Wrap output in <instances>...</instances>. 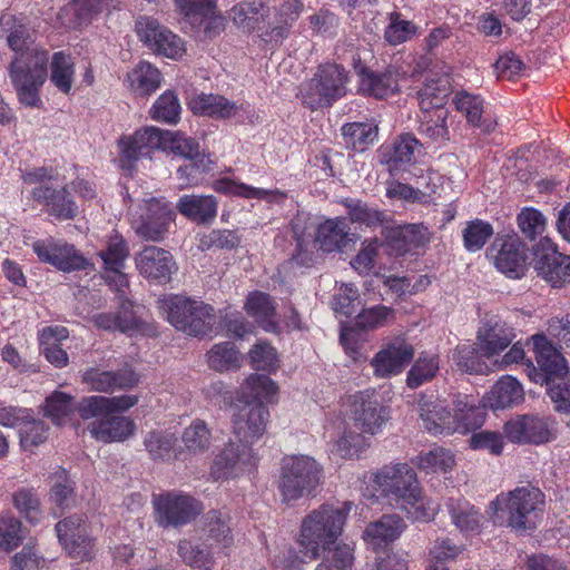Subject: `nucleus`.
Segmentation results:
<instances>
[{"instance_id":"nucleus-1","label":"nucleus","mask_w":570,"mask_h":570,"mask_svg":"<svg viewBox=\"0 0 570 570\" xmlns=\"http://www.w3.org/2000/svg\"><path fill=\"white\" fill-rule=\"evenodd\" d=\"M374 483L391 505L404 511L413 521H429L436 507L424 501L415 471L406 463L383 466L374 475Z\"/></svg>"},{"instance_id":"nucleus-2","label":"nucleus","mask_w":570,"mask_h":570,"mask_svg":"<svg viewBox=\"0 0 570 570\" xmlns=\"http://www.w3.org/2000/svg\"><path fill=\"white\" fill-rule=\"evenodd\" d=\"M120 161L122 168L130 169L132 163L141 157H150L153 150H170L185 159L200 154L199 144L180 131L161 130L156 127H146L137 130L132 136L119 140Z\"/></svg>"},{"instance_id":"nucleus-3","label":"nucleus","mask_w":570,"mask_h":570,"mask_svg":"<svg viewBox=\"0 0 570 570\" xmlns=\"http://www.w3.org/2000/svg\"><path fill=\"white\" fill-rule=\"evenodd\" d=\"M351 511V503L341 507L324 503L306 514L301 523L298 542L304 553L315 560L321 551H326L343 532V527Z\"/></svg>"},{"instance_id":"nucleus-4","label":"nucleus","mask_w":570,"mask_h":570,"mask_svg":"<svg viewBox=\"0 0 570 570\" xmlns=\"http://www.w3.org/2000/svg\"><path fill=\"white\" fill-rule=\"evenodd\" d=\"M353 424L360 433L346 432L337 442L343 458H354L368 446L363 434L374 435L389 420V411L373 394L362 392L354 395L352 405Z\"/></svg>"},{"instance_id":"nucleus-5","label":"nucleus","mask_w":570,"mask_h":570,"mask_svg":"<svg viewBox=\"0 0 570 570\" xmlns=\"http://www.w3.org/2000/svg\"><path fill=\"white\" fill-rule=\"evenodd\" d=\"M48 51L33 47L24 50L12 60L9 76L20 102L36 107L40 102L39 90L47 78Z\"/></svg>"},{"instance_id":"nucleus-6","label":"nucleus","mask_w":570,"mask_h":570,"mask_svg":"<svg viewBox=\"0 0 570 570\" xmlns=\"http://www.w3.org/2000/svg\"><path fill=\"white\" fill-rule=\"evenodd\" d=\"M322 466L308 455L286 456L282 461L277 488L285 503L313 497L321 484Z\"/></svg>"},{"instance_id":"nucleus-7","label":"nucleus","mask_w":570,"mask_h":570,"mask_svg":"<svg viewBox=\"0 0 570 570\" xmlns=\"http://www.w3.org/2000/svg\"><path fill=\"white\" fill-rule=\"evenodd\" d=\"M158 307L176 330L189 336L208 335L216 322V315L210 305L180 295L159 299Z\"/></svg>"},{"instance_id":"nucleus-8","label":"nucleus","mask_w":570,"mask_h":570,"mask_svg":"<svg viewBox=\"0 0 570 570\" xmlns=\"http://www.w3.org/2000/svg\"><path fill=\"white\" fill-rule=\"evenodd\" d=\"M348 75L337 63L320 65L314 77L299 87L302 104L311 110L331 107L347 92Z\"/></svg>"},{"instance_id":"nucleus-9","label":"nucleus","mask_w":570,"mask_h":570,"mask_svg":"<svg viewBox=\"0 0 570 570\" xmlns=\"http://www.w3.org/2000/svg\"><path fill=\"white\" fill-rule=\"evenodd\" d=\"M544 505L543 493L534 487L517 488L508 493H501L489 505L494 514L508 513V525L517 531L535 528V519Z\"/></svg>"},{"instance_id":"nucleus-10","label":"nucleus","mask_w":570,"mask_h":570,"mask_svg":"<svg viewBox=\"0 0 570 570\" xmlns=\"http://www.w3.org/2000/svg\"><path fill=\"white\" fill-rule=\"evenodd\" d=\"M269 420L264 402L239 400L232 414V433L238 442L253 448L266 434Z\"/></svg>"},{"instance_id":"nucleus-11","label":"nucleus","mask_w":570,"mask_h":570,"mask_svg":"<svg viewBox=\"0 0 570 570\" xmlns=\"http://www.w3.org/2000/svg\"><path fill=\"white\" fill-rule=\"evenodd\" d=\"M537 366L527 365L529 379L540 385H549L570 373L567 361L559 348L544 334L531 337Z\"/></svg>"},{"instance_id":"nucleus-12","label":"nucleus","mask_w":570,"mask_h":570,"mask_svg":"<svg viewBox=\"0 0 570 570\" xmlns=\"http://www.w3.org/2000/svg\"><path fill=\"white\" fill-rule=\"evenodd\" d=\"M155 521L161 528H178L190 523L203 511V504L194 497L165 492L153 499Z\"/></svg>"},{"instance_id":"nucleus-13","label":"nucleus","mask_w":570,"mask_h":570,"mask_svg":"<svg viewBox=\"0 0 570 570\" xmlns=\"http://www.w3.org/2000/svg\"><path fill=\"white\" fill-rule=\"evenodd\" d=\"M59 542L72 559L91 561L97 553L96 539L82 517L70 515L56 524Z\"/></svg>"},{"instance_id":"nucleus-14","label":"nucleus","mask_w":570,"mask_h":570,"mask_svg":"<svg viewBox=\"0 0 570 570\" xmlns=\"http://www.w3.org/2000/svg\"><path fill=\"white\" fill-rule=\"evenodd\" d=\"M175 217L174 212L161 200L149 198L139 206V215L132 218L135 233L147 242H161Z\"/></svg>"},{"instance_id":"nucleus-15","label":"nucleus","mask_w":570,"mask_h":570,"mask_svg":"<svg viewBox=\"0 0 570 570\" xmlns=\"http://www.w3.org/2000/svg\"><path fill=\"white\" fill-rule=\"evenodd\" d=\"M488 257L510 278H521L525 274L528 250L517 236L495 238L488 249Z\"/></svg>"},{"instance_id":"nucleus-16","label":"nucleus","mask_w":570,"mask_h":570,"mask_svg":"<svg viewBox=\"0 0 570 570\" xmlns=\"http://www.w3.org/2000/svg\"><path fill=\"white\" fill-rule=\"evenodd\" d=\"M253 448L240 442L228 441L213 460L210 475L215 480L236 478L257 463Z\"/></svg>"},{"instance_id":"nucleus-17","label":"nucleus","mask_w":570,"mask_h":570,"mask_svg":"<svg viewBox=\"0 0 570 570\" xmlns=\"http://www.w3.org/2000/svg\"><path fill=\"white\" fill-rule=\"evenodd\" d=\"M534 255V269L551 286L562 287L570 283V256L559 253L551 239L542 238Z\"/></svg>"},{"instance_id":"nucleus-18","label":"nucleus","mask_w":570,"mask_h":570,"mask_svg":"<svg viewBox=\"0 0 570 570\" xmlns=\"http://www.w3.org/2000/svg\"><path fill=\"white\" fill-rule=\"evenodd\" d=\"M139 39L155 53L176 59L184 52L181 39L171 31L159 26L150 18L144 17L136 24Z\"/></svg>"},{"instance_id":"nucleus-19","label":"nucleus","mask_w":570,"mask_h":570,"mask_svg":"<svg viewBox=\"0 0 570 570\" xmlns=\"http://www.w3.org/2000/svg\"><path fill=\"white\" fill-rule=\"evenodd\" d=\"M414 353V347L405 340H391L371 361L374 374L377 377H387L402 372L412 361Z\"/></svg>"},{"instance_id":"nucleus-20","label":"nucleus","mask_w":570,"mask_h":570,"mask_svg":"<svg viewBox=\"0 0 570 570\" xmlns=\"http://www.w3.org/2000/svg\"><path fill=\"white\" fill-rule=\"evenodd\" d=\"M33 250L41 262L51 264L62 272L85 269L88 265V261L75 246L67 243L38 240L33 244Z\"/></svg>"},{"instance_id":"nucleus-21","label":"nucleus","mask_w":570,"mask_h":570,"mask_svg":"<svg viewBox=\"0 0 570 570\" xmlns=\"http://www.w3.org/2000/svg\"><path fill=\"white\" fill-rule=\"evenodd\" d=\"M514 337L513 327L498 317H491L479 327L475 345L483 356L490 358L510 346Z\"/></svg>"},{"instance_id":"nucleus-22","label":"nucleus","mask_w":570,"mask_h":570,"mask_svg":"<svg viewBox=\"0 0 570 570\" xmlns=\"http://www.w3.org/2000/svg\"><path fill=\"white\" fill-rule=\"evenodd\" d=\"M504 433L517 443L541 444L552 439L548 421L535 415H523L507 422Z\"/></svg>"},{"instance_id":"nucleus-23","label":"nucleus","mask_w":570,"mask_h":570,"mask_svg":"<svg viewBox=\"0 0 570 570\" xmlns=\"http://www.w3.org/2000/svg\"><path fill=\"white\" fill-rule=\"evenodd\" d=\"M81 379L91 391L100 393H110L116 389H131L139 382V375L128 366L118 371L89 367L82 373Z\"/></svg>"},{"instance_id":"nucleus-24","label":"nucleus","mask_w":570,"mask_h":570,"mask_svg":"<svg viewBox=\"0 0 570 570\" xmlns=\"http://www.w3.org/2000/svg\"><path fill=\"white\" fill-rule=\"evenodd\" d=\"M423 426L433 435H451L455 433L453 413L444 400L422 395L417 402Z\"/></svg>"},{"instance_id":"nucleus-25","label":"nucleus","mask_w":570,"mask_h":570,"mask_svg":"<svg viewBox=\"0 0 570 570\" xmlns=\"http://www.w3.org/2000/svg\"><path fill=\"white\" fill-rule=\"evenodd\" d=\"M135 264L141 276L159 282L169 281L176 266L173 255L157 246H146L137 253Z\"/></svg>"},{"instance_id":"nucleus-26","label":"nucleus","mask_w":570,"mask_h":570,"mask_svg":"<svg viewBox=\"0 0 570 570\" xmlns=\"http://www.w3.org/2000/svg\"><path fill=\"white\" fill-rule=\"evenodd\" d=\"M345 219H327L317 228L315 240L323 252H344L354 244V235Z\"/></svg>"},{"instance_id":"nucleus-27","label":"nucleus","mask_w":570,"mask_h":570,"mask_svg":"<svg viewBox=\"0 0 570 570\" xmlns=\"http://www.w3.org/2000/svg\"><path fill=\"white\" fill-rule=\"evenodd\" d=\"M32 196L37 202L43 203L48 214L57 219H73L78 214V207L66 188L39 186L32 190Z\"/></svg>"},{"instance_id":"nucleus-28","label":"nucleus","mask_w":570,"mask_h":570,"mask_svg":"<svg viewBox=\"0 0 570 570\" xmlns=\"http://www.w3.org/2000/svg\"><path fill=\"white\" fill-rule=\"evenodd\" d=\"M135 423L131 419L110 414L101 421L88 425L90 435L100 442H120L134 434Z\"/></svg>"},{"instance_id":"nucleus-29","label":"nucleus","mask_w":570,"mask_h":570,"mask_svg":"<svg viewBox=\"0 0 570 570\" xmlns=\"http://www.w3.org/2000/svg\"><path fill=\"white\" fill-rule=\"evenodd\" d=\"M217 200L212 195H184L177 203V210L196 224H210L217 216Z\"/></svg>"},{"instance_id":"nucleus-30","label":"nucleus","mask_w":570,"mask_h":570,"mask_svg":"<svg viewBox=\"0 0 570 570\" xmlns=\"http://www.w3.org/2000/svg\"><path fill=\"white\" fill-rule=\"evenodd\" d=\"M524 391L519 381L510 375L502 376L483 399L484 406L492 410L507 409L520 404Z\"/></svg>"},{"instance_id":"nucleus-31","label":"nucleus","mask_w":570,"mask_h":570,"mask_svg":"<svg viewBox=\"0 0 570 570\" xmlns=\"http://www.w3.org/2000/svg\"><path fill=\"white\" fill-rule=\"evenodd\" d=\"M358 91L376 99L386 98L399 90V73L394 69H386L377 73L362 69Z\"/></svg>"},{"instance_id":"nucleus-32","label":"nucleus","mask_w":570,"mask_h":570,"mask_svg":"<svg viewBox=\"0 0 570 570\" xmlns=\"http://www.w3.org/2000/svg\"><path fill=\"white\" fill-rule=\"evenodd\" d=\"M453 421L455 433L466 434L472 430L480 428L485 420L483 407L475 404V400L469 395H459L453 402Z\"/></svg>"},{"instance_id":"nucleus-33","label":"nucleus","mask_w":570,"mask_h":570,"mask_svg":"<svg viewBox=\"0 0 570 570\" xmlns=\"http://www.w3.org/2000/svg\"><path fill=\"white\" fill-rule=\"evenodd\" d=\"M69 332L63 326H48L40 333V351L46 360L56 367L62 368L69 363L68 354L61 347L62 341L67 340Z\"/></svg>"},{"instance_id":"nucleus-34","label":"nucleus","mask_w":570,"mask_h":570,"mask_svg":"<svg viewBox=\"0 0 570 570\" xmlns=\"http://www.w3.org/2000/svg\"><path fill=\"white\" fill-rule=\"evenodd\" d=\"M405 529L403 519L396 514H384L367 524L363 538L374 547L396 540Z\"/></svg>"},{"instance_id":"nucleus-35","label":"nucleus","mask_w":570,"mask_h":570,"mask_svg":"<svg viewBox=\"0 0 570 570\" xmlns=\"http://www.w3.org/2000/svg\"><path fill=\"white\" fill-rule=\"evenodd\" d=\"M0 35L6 36L9 47L16 55L37 47L33 32L11 13H3L0 19Z\"/></svg>"},{"instance_id":"nucleus-36","label":"nucleus","mask_w":570,"mask_h":570,"mask_svg":"<svg viewBox=\"0 0 570 570\" xmlns=\"http://www.w3.org/2000/svg\"><path fill=\"white\" fill-rule=\"evenodd\" d=\"M451 94V81L448 75L428 78L423 88L417 91L419 104L422 111H443L442 107Z\"/></svg>"},{"instance_id":"nucleus-37","label":"nucleus","mask_w":570,"mask_h":570,"mask_svg":"<svg viewBox=\"0 0 570 570\" xmlns=\"http://www.w3.org/2000/svg\"><path fill=\"white\" fill-rule=\"evenodd\" d=\"M189 107L196 115L227 119L237 111V106L219 95L199 94L189 100Z\"/></svg>"},{"instance_id":"nucleus-38","label":"nucleus","mask_w":570,"mask_h":570,"mask_svg":"<svg viewBox=\"0 0 570 570\" xmlns=\"http://www.w3.org/2000/svg\"><path fill=\"white\" fill-rule=\"evenodd\" d=\"M104 262L107 271L116 274L117 284L119 286H127L128 279L121 269L125 267V262L129 255L128 246L125 239L119 235H114L109 238L105 249L98 253Z\"/></svg>"},{"instance_id":"nucleus-39","label":"nucleus","mask_w":570,"mask_h":570,"mask_svg":"<svg viewBox=\"0 0 570 570\" xmlns=\"http://www.w3.org/2000/svg\"><path fill=\"white\" fill-rule=\"evenodd\" d=\"M269 14V9L262 0L243 1L235 4L229 17L233 22L245 31H253Z\"/></svg>"},{"instance_id":"nucleus-40","label":"nucleus","mask_w":570,"mask_h":570,"mask_svg":"<svg viewBox=\"0 0 570 570\" xmlns=\"http://www.w3.org/2000/svg\"><path fill=\"white\" fill-rule=\"evenodd\" d=\"M181 442L188 454H204L212 448V429L204 420L196 419L183 431Z\"/></svg>"},{"instance_id":"nucleus-41","label":"nucleus","mask_w":570,"mask_h":570,"mask_svg":"<svg viewBox=\"0 0 570 570\" xmlns=\"http://www.w3.org/2000/svg\"><path fill=\"white\" fill-rule=\"evenodd\" d=\"M245 311L254 317L267 332L276 330L277 324L274 321L275 306L271 296L266 293L255 291L248 294Z\"/></svg>"},{"instance_id":"nucleus-42","label":"nucleus","mask_w":570,"mask_h":570,"mask_svg":"<svg viewBox=\"0 0 570 570\" xmlns=\"http://www.w3.org/2000/svg\"><path fill=\"white\" fill-rule=\"evenodd\" d=\"M75 80V62L70 55L55 52L50 61V81L62 94L70 95Z\"/></svg>"},{"instance_id":"nucleus-43","label":"nucleus","mask_w":570,"mask_h":570,"mask_svg":"<svg viewBox=\"0 0 570 570\" xmlns=\"http://www.w3.org/2000/svg\"><path fill=\"white\" fill-rule=\"evenodd\" d=\"M341 131L346 147L356 153L365 151L374 144L379 135L377 126L367 122L345 124Z\"/></svg>"},{"instance_id":"nucleus-44","label":"nucleus","mask_w":570,"mask_h":570,"mask_svg":"<svg viewBox=\"0 0 570 570\" xmlns=\"http://www.w3.org/2000/svg\"><path fill=\"white\" fill-rule=\"evenodd\" d=\"M177 549L186 566L197 570H212L214 557L207 543L184 539L179 541Z\"/></svg>"},{"instance_id":"nucleus-45","label":"nucleus","mask_w":570,"mask_h":570,"mask_svg":"<svg viewBox=\"0 0 570 570\" xmlns=\"http://www.w3.org/2000/svg\"><path fill=\"white\" fill-rule=\"evenodd\" d=\"M431 232L423 224H409L397 227L393 232L392 240L400 253L426 245L431 240Z\"/></svg>"},{"instance_id":"nucleus-46","label":"nucleus","mask_w":570,"mask_h":570,"mask_svg":"<svg viewBox=\"0 0 570 570\" xmlns=\"http://www.w3.org/2000/svg\"><path fill=\"white\" fill-rule=\"evenodd\" d=\"M128 80L136 95L148 96L159 88L161 75L149 62H141L128 75Z\"/></svg>"},{"instance_id":"nucleus-47","label":"nucleus","mask_w":570,"mask_h":570,"mask_svg":"<svg viewBox=\"0 0 570 570\" xmlns=\"http://www.w3.org/2000/svg\"><path fill=\"white\" fill-rule=\"evenodd\" d=\"M207 540H212L223 548H228L234 542L230 517L222 511L212 510L205 519Z\"/></svg>"},{"instance_id":"nucleus-48","label":"nucleus","mask_w":570,"mask_h":570,"mask_svg":"<svg viewBox=\"0 0 570 570\" xmlns=\"http://www.w3.org/2000/svg\"><path fill=\"white\" fill-rule=\"evenodd\" d=\"M177 439L175 434L163 431L149 432L144 445L149 456L154 461H169L174 458Z\"/></svg>"},{"instance_id":"nucleus-49","label":"nucleus","mask_w":570,"mask_h":570,"mask_svg":"<svg viewBox=\"0 0 570 570\" xmlns=\"http://www.w3.org/2000/svg\"><path fill=\"white\" fill-rule=\"evenodd\" d=\"M186 164L177 169V178L181 187L197 185L203 175L212 169L213 160L206 153H200L195 157L186 159Z\"/></svg>"},{"instance_id":"nucleus-50","label":"nucleus","mask_w":570,"mask_h":570,"mask_svg":"<svg viewBox=\"0 0 570 570\" xmlns=\"http://www.w3.org/2000/svg\"><path fill=\"white\" fill-rule=\"evenodd\" d=\"M208 366L217 372L239 367V355L232 342L215 344L207 353Z\"/></svg>"},{"instance_id":"nucleus-51","label":"nucleus","mask_w":570,"mask_h":570,"mask_svg":"<svg viewBox=\"0 0 570 570\" xmlns=\"http://www.w3.org/2000/svg\"><path fill=\"white\" fill-rule=\"evenodd\" d=\"M482 354L475 345H460L455 348L453 360L456 366L466 373L485 374L489 371L488 365L482 361Z\"/></svg>"},{"instance_id":"nucleus-52","label":"nucleus","mask_w":570,"mask_h":570,"mask_svg":"<svg viewBox=\"0 0 570 570\" xmlns=\"http://www.w3.org/2000/svg\"><path fill=\"white\" fill-rule=\"evenodd\" d=\"M244 391H248V397L255 402H272L278 392L276 383L265 374H250L243 384Z\"/></svg>"},{"instance_id":"nucleus-53","label":"nucleus","mask_w":570,"mask_h":570,"mask_svg":"<svg viewBox=\"0 0 570 570\" xmlns=\"http://www.w3.org/2000/svg\"><path fill=\"white\" fill-rule=\"evenodd\" d=\"M439 367V356L421 355L407 373V386L416 389L424 382L432 380L438 373Z\"/></svg>"},{"instance_id":"nucleus-54","label":"nucleus","mask_w":570,"mask_h":570,"mask_svg":"<svg viewBox=\"0 0 570 570\" xmlns=\"http://www.w3.org/2000/svg\"><path fill=\"white\" fill-rule=\"evenodd\" d=\"M419 141L410 136L403 135L393 144L392 151L387 159L389 170L394 174L402 169L403 165L410 164L414 157V150Z\"/></svg>"},{"instance_id":"nucleus-55","label":"nucleus","mask_w":570,"mask_h":570,"mask_svg":"<svg viewBox=\"0 0 570 570\" xmlns=\"http://www.w3.org/2000/svg\"><path fill=\"white\" fill-rule=\"evenodd\" d=\"M180 104L175 92L168 90L155 101L150 116L157 121L176 124L180 115Z\"/></svg>"},{"instance_id":"nucleus-56","label":"nucleus","mask_w":570,"mask_h":570,"mask_svg":"<svg viewBox=\"0 0 570 570\" xmlns=\"http://www.w3.org/2000/svg\"><path fill=\"white\" fill-rule=\"evenodd\" d=\"M73 411H76L73 397L67 393L56 391L46 399L45 415L57 425H60Z\"/></svg>"},{"instance_id":"nucleus-57","label":"nucleus","mask_w":570,"mask_h":570,"mask_svg":"<svg viewBox=\"0 0 570 570\" xmlns=\"http://www.w3.org/2000/svg\"><path fill=\"white\" fill-rule=\"evenodd\" d=\"M416 464L421 470L446 472L454 465V455L444 448H434L417 455Z\"/></svg>"},{"instance_id":"nucleus-58","label":"nucleus","mask_w":570,"mask_h":570,"mask_svg":"<svg viewBox=\"0 0 570 570\" xmlns=\"http://www.w3.org/2000/svg\"><path fill=\"white\" fill-rule=\"evenodd\" d=\"M14 508L30 522L36 523L41 518L40 500L33 489L22 488L13 493Z\"/></svg>"},{"instance_id":"nucleus-59","label":"nucleus","mask_w":570,"mask_h":570,"mask_svg":"<svg viewBox=\"0 0 570 570\" xmlns=\"http://www.w3.org/2000/svg\"><path fill=\"white\" fill-rule=\"evenodd\" d=\"M493 235V228L489 223L476 219L470 222L463 230L464 247L469 252L481 249Z\"/></svg>"},{"instance_id":"nucleus-60","label":"nucleus","mask_w":570,"mask_h":570,"mask_svg":"<svg viewBox=\"0 0 570 570\" xmlns=\"http://www.w3.org/2000/svg\"><path fill=\"white\" fill-rule=\"evenodd\" d=\"M240 244V238L234 230L213 229L199 240L202 250L209 249H234Z\"/></svg>"},{"instance_id":"nucleus-61","label":"nucleus","mask_w":570,"mask_h":570,"mask_svg":"<svg viewBox=\"0 0 570 570\" xmlns=\"http://www.w3.org/2000/svg\"><path fill=\"white\" fill-rule=\"evenodd\" d=\"M76 412L82 420L101 421L102 419L110 415L108 397L101 395L82 397L76 404Z\"/></svg>"},{"instance_id":"nucleus-62","label":"nucleus","mask_w":570,"mask_h":570,"mask_svg":"<svg viewBox=\"0 0 570 570\" xmlns=\"http://www.w3.org/2000/svg\"><path fill=\"white\" fill-rule=\"evenodd\" d=\"M252 366L257 371H275L278 366L276 350L267 342L256 343L248 353Z\"/></svg>"},{"instance_id":"nucleus-63","label":"nucleus","mask_w":570,"mask_h":570,"mask_svg":"<svg viewBox=\"0 0 570 570\" xmlns=\"http://www.w3.org/2000/svg\"><path fill=\"white\" fill-rule=\"evenodd\" d=\"M394 317V309L387 306L377 305L362 309L355 318L356 327L362 331L374 330L383 326L390 318Z\"/></svg>"},{"instance_id":"nucleus-64","label":"nucleus","mask_w":570,"mask_h":570,"mask_svg":"<svg viewBox=\"0 0 570 570\" xmlns=\"http://www.w3.org/2000/svg\"><path fill=\"white\" fill-rule=\"evenodd\" d=\"M547 387L554 410L559 413L570 414V372Z\"/></svg>"}]
</instances>
